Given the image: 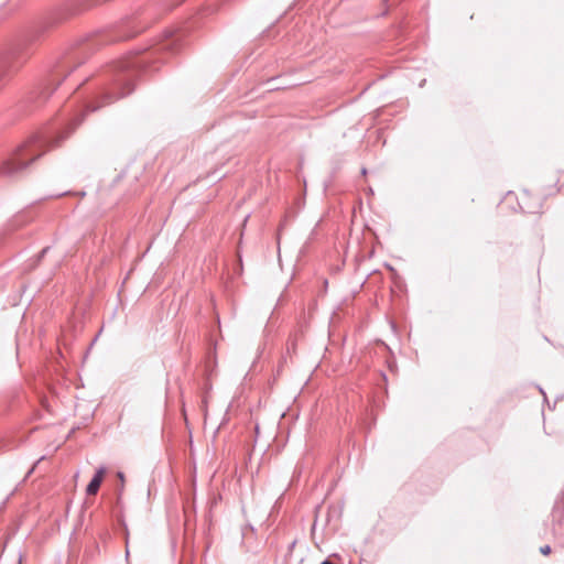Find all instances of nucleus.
<instances>
[{"label":"nucleus","instance_id":"nucleus-1","mask_svg":"<svg viewBox=\"0 0 564 564\" xmlns=\"http://www.w3.org/2000/svg\"><path fill=\"white\" fill-rule=\"evenodd\" d=\"M135 70L124 66L110 86L97 88L85 102L61 127L46 130L20 147L15 154L1 166V173L12 175L42 156L47 150L58 147L83 122L85 116L111 105L131 94L134 88Z\"/></svg>","mask_w":564,"mask_h":564},{"label":"nucleus","instance_id":"nucleus-2","mask_svg":"<svg viewBox=\"0 0 564 564\" xmlns=\"http://www.w3.org/2000/svg\"><path fill=\"white\" fill-rule=\"evenodd\" d=\"M26 45H17L0 56V93L31 57Z\"/></svg>","mask_w":564,"mask_h":564},{"label":"nucleus","instance_id":"nucleus-3","mask_svg":"<svg viewBox=\"0 0 564 564\" xmlns=\"http://www.w3.org/2000/svg\"><path fill=\"white\" fill-rule=\"evenodd\" d=\"M72 72H73V68L69 69L67 73H64L63 78H59L62 75L61 73L56 74L53 82L50 83L48 85H46L44 88H42L41 91L39 93V98H41V102L46 101L50 98V96L53 94V91L56 89V87L61 84V82L66 79L70 75Z\"/></svg>","mask_w":564,"mask_h":564},{"label":"nucleus","instance_id":"nucleus-4","mask_svg":"<svg viewBox=\"0 0 564 564\" xmlns=\"http://www.w3.org/2000/svg\"><path fill=\"white\" fill-rule=\"evenodd\" d=\"M105 474H106V468L102 466L96 470L94 477L91 478V480L89 481V484L86 487V494L88 496H95L98 492L100 485L102 482V479L105 477Z\"/></svg>","mask_w":564,"mask_h":564},{"label":"nucleus","instance_id":"nucleus-5","mask_svg":"<svg viewBox=\"0 0 564 564\" xmlns=\"http://www.w3.org/2000/svg\"><path fill=\"white\" fill-rule=\"evenodd\" d=\"M540 552L543 555H549L551 553V546L550 545H543L540 547Z\"/></svg>","mask_w":564,"mask_h":564},{"label":"nucleus","instance_id":"nucleus-6","mask_svg":"<svg viewBox=\"0 0 564 564\" xmlns=\"http://www.w3.org/2000/svg\"><path fill=\"white\" fill-rule=\"evenodd\" d=\"M118 476H119V478H121V479L123 478V474H122V473H118Z\"/></svg>","mask_w":564,"mask_h":564}]
</instances>
